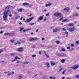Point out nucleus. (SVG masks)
Wrapping results in <instances>:
<instances>
[{"label": "nucleus", "instance_id": "f257e3e1", "mask_svg": "<svg viewBox=\"0 0 79 79\" xmlns=\"http://www.w3.org/2000/svg\"><path fill=\"white\" fill-rule=\"evenodd\" d=\"M3 18V20L5 21L8 19V11H5L4 12Z\"/></svg>", "mask_w": 79, "mask_h": 79}, {"label": "nucleus", "instance_id": "f03ea898", "mask_svg": "<svg viewBox=\"0 0 79 79\" xmlns=\"http://www.w3.org/2000/svg\"><path fill=\"white\" fill-rule=\"evenodd\" d=\"M54 16L57 17H63V15L61 13H57L55 14L54 15Z\"/></svg>", "mask_w": 79, "mask_h": 79}, {"label": "nucleus", "instance_id": "7ed1b4c3", "mask_svg": "<svg viewBox=\"0 0 79 79\" xmlns=\"http://www.w3.org/2000/svg\"><path fill=\"white\" fill-rule=\"evenodd\" d=\"M57 56H60V57H64L66 56V55L64 53H58L57 54Z\"/></svg>", "mask_w": 79, "mask_h": 79}, {"label": "nucleus", "instance_id": "20e7f679", "mask_svg": "<svg viewBox=\"0 0 79 79\" xmlns=\"http://www.w3.org/2000/svg\"><path fill=\"white\" fill-rule=\"evenodd\" d=\"M68 30L69 32H73V31H74L75 30V28L74 27L70 28H69Z\"/></svg>", "mask_w": 79, "mask_h": 79}, {"label": "nucleus", "instance_id": "39448f33", "mask_svg": "<svg viewBox=\"0 0 79 79\" xmlns=\"http://www.w3.org/2000/svg\"><path fill=\"white\" fill-rule=\"evenodd\" d=\"M79 68V66H78V65H77L71 67V68H72L73 69H77V68Z\"/></svg>", "mask_w": 79, "mask_h": 79}, {"label": "nucleus", "instance_id": "423d86ee", "mask_svg": "<svg viewBox=\"0 0 79 79\" xmlns=\"http://www.w3.org/2000/svg\"><path fill=\"white\" fill-rule=\"evenodd\" d=\"M37 40H38V38H31L28 39L29 41H35Z\"/></svg>", "mask_w": 79, "mask_h": 79}, {"label": "nucleus", "instance_id": "0eeeda50", "mask_svg": "<svg viewBox=\"0 0 79 79\" xmlns=\"http://www.w3.org/2000/svg\"><path fill=\"white\" fill-rule=\"evenodd\" d=\"M44 15H43L42 16H40L38 18V19L37 20V21H41L44 18Z\"/></svg>", "mask_w": 79, "mask_h": 79}, {"label": "nucleus", "instance_id": "6e6552de", "mask_svg": "<svg viewBox=\"0 0 79 79\" xmlns=\"http://www.w3.org/2000/svg\"><path fill=\"white\" fill-rule=\"evenodd\" d=\"M34 19V17H32L31 18H29V19H27L26 22L27 23H29L31 22V21L32 19Z\"/></svg>", "mask_w": 79, "mask_h": 79}, {"label": "nucleus", "instance_id": "1a4fd4ad", "mask_svg": "<svg viewBox=\"0 0 79 79\" xmlns=\"http://www.w3.org/2000/svg\"><path fill=\"white\" fill-rule=\"evenodd\" d=\"M57 31H59V29L57 28H56L54 29H53V32H56Z\"/></svg>", "mask_w": 79, "mask_h": 79}, {"label": "nucleus", "instance_id": "9d476101", "mask_svg": "<svg viewBox=\"0 0 79 79\" xmlns=\"http://www.w3.org/2000/svg\"><path fill=\"white\" fill-rule=\"evenodd\" d=\"M23 49L22 48H19L17 49V51L18 52H23Z\"/></svg>", "mask_w": 79, "mask_h": 79}, {"label": "nucleus", "instance_id": "9b49d317", "mask_svg": "<svg viewBox=\"0 0 79 79\" xmlns=\"http://www.w3.org/2000/svg\"><path fill=\"white\" fill-rule=\"evenodd\" d=\"M46 65L47 67L48 68H50V63H46Z\"/></svg>", "mask_w": 79, "mask_h": 79}, {"label": "nucleus", "instance_id": "f8f14e48", "mask_svg": "<svg viewBox=\"0 0 79 79\" xmlns=\"http://www.w3.org/2000/svg\"><path fill=\"white\" fill-rule=\"evenodd\" d=\"M51 5H52L51 3H49L48 4H46L45 6L46 7H47V6H51Z\"/></svg>", "mask_w": 79, "mask_h": 79}, {"label": "nucleus", "instance_id": "ddd939ff", "mask_svg": "<svg viewBox=\"0 0 79 79\" xmlns=\"http://www.w3.org/2000/svg\"><path fill=\"white\" fill-rule=\"evenodd\" d=\"M51 64L52 66H54V65H55L56 63L53 62V61H51Z\"/></svg>", "mask_w": 79, "mask_h": 79}, {"label": "nucleus", "instance_id": "4468645a", "mask_svg": "<svg viewBox=\"0 0 79 79\" xmlns=\"http://www.w3.org/2000/svg\"><path fill=\"white\" fill-rule=\"evenodd\" d=\"M64 11H68L69 10V9L68 8H65L64 9Z\"/></svg>", "mask_w": 79, "mask_h": 79}, {"label": "nucleus", "instance_id": "2eb2a0df", "mask_svg": "<svg viewBox=\"0 0 79 79\" xmlns=\"http://www.w3.org/2000/svg\"><path fill=\"white\" fill-rule=\"evenodd\" d=\"M74 26V23H69L68 25V26L69 27H70V26Z\"/></svg>", "mask_w": 79, "mask_h": 79}, {"label": "nucleus", "instance_id": "dca6fc26", "mask_svg": "<svg viewBox=\"0 0 79 79\" xmlns=\"http://www.w3.org/2000/svg\"><path fill=\"white\" fill-rule=\"evenodd\" d=\"M24 29V28L23 27H20V30L19 31L20 32H21V31H23Z\"/></svg>", "mask_w": 79, "mask_h": 79}, {"label": "nucleus", "instance_id": "f3484780", "mask_svg": "<svg viewBox=\"0 0 79 79\" xmlns=\"http://www.w3.org/2000/svg\"><path fill=\"white\" fill-rule=\"evenodd\" d=\"M30 4L27 3H23V5H24V6H25V5H30Z\"/></svg>", "mask_w": 79, "mask_h": 79}, {"label": "nucleus", "instance_id": "a211bd4d", "mask_svg": "<svg viewBox=\"0 0 79 79\" xmlns=\"http://www.w3.org/2000/svg\"><path fill=\"white\" fill-rule=\"evenodd\" d=\"M65 21H66L67 22H69V20L67 19H66L65 20H63L62 21V23H64V22H65Z\"/></svg>", "mask_w": 79, "mask_h": 79}, {"label": "nucleus", "instance_id": "6ab92c4d", "mask_svg": "<svg viewBox=\"0 0 79 79\" xmlns=\"http://www.w3.org/2000/svg\"><path fill=\"white\" fill-rule=\"evenodd\" d=\"M29 30H31V28H29L28 29H26V30H23V32H26V31H29Z\"/></svg>", "mask_w": 79, "mask_h": 79}, {"label": "nucleus", "instance_id": "aec40b11", "mask_svg": "<svg viewBox=\"0 0 79 79\" xmlns=\"http://www.w3.org/2000/svg\"><path fill=\"white\" fill-rule=\"evenodd\" d=\"M23 11V9H18L17 10V11L18 12H21V11Z\"/></svg>", "mask_w": 79, "mask_h": 79}, {"label": "nucleus", "instance_id": "412c9836", "mask_svg": "<svg viewBox=\"0 0 79 79\" xmlns=\"http://www.w3.org/2000/svg\"><path fill=\"white\" fill-rule=\"evenodd\" d=\"M10 6H8L5 7V9H7L8 10H9L10 8Z\"/></svg>", "mask_w": 79, "mask_h": 79}, {"label": "nucleus", "instance_id": "4be33fe9", "mask_svg": "<svg viewBox=\"0 0 79 79\" xmlns=\"http://www.w3.org/2000/svg\"><path fill=\"white\" fill-rule=\"evenodd\" d=\"M15 60L16 61V60H18H18H19V58L17 56H16L15 57Z\"/></svg>", "mask_w": 79, "mask_h": 79}, {"label": "nucleus", "instance_id": "5701e85b", "mask_svg": "<svg viewBox=\"0 0 79 79\" xmlns=\"http://www.w3.org/2000/svg\"><path fill=\"white\" fill-rule=\"evenodd\" d=\"M10 34L9 33H4V35H10Z\"/></svg>", "mask_w": 79, "mask_h": 79}, {"label": "nucleus", "instance_id": "b1692460", "mask_svg": "<svg viewBox=\"0 0 79 79\" xmlns=\"http://www.w3.org/2000/svg\"><path fill=\"white\" fill-rule=\"evenodd\" d=\"M22 78H23V77H22V76H19L17 78V79H22Z\"/></svg>", "mask_w": 79, "mask_h": 79}, {"label": "nucleus", "instance_id": "393cba45", "mask_svg": "<svg viewBox=\"0 0 79 79\" xmlns=\"http://www.w3.org/2000/svg\"><path fill=\"white\" fill-rule=\"evenodd\" d=\"M11 43H13L15 42V40H14L11 39L10 40Z\"/></svg>", "mask_w": 79, "mask_h": 79}, {"label": "nucleus", "instance_id": "a878e982", "mask_svg": "<svg viewBox=\"0 0 79 79\" xmlns=\"http://www.w3.org/2000/svg\"><path fill=\"white\" fill-rule=\"evenodd\" d=\"M15 55V53H12L10 54V56H14Z\"/></svg>", "mask_w": 79, "mask_h": 79}, {"label": "nucleus", "instance_id": "bb28decb", "mask_svg": "<svg viewBox=\"0 0 79 79\" xmlns=\"http://www.w3.org/2000/svg\"><path fill=\"white\" fill-rule=\"evenodd\" d=\"M79 41H75V44H76V45H78V44H79Z\"/></svg>", "mask_w": 79, "mask_h": 79}, {"label": "nucleus", "instance_id": "cd10ccee", "mask_svg": "<svg viewBox=\"0 0 79 79\" xmlns=\"http://www.w3.org/2000/svg\"><path fill=\"white\" fill-rule=\"evenodd\" d=\"M56 43L57 44H60V41H59L57 40L56 42Z\"/></svg>", "mask_w": 79, "mask_h": 79}, {"label": "nucleus", "instance_id": "c85d7f7f", "mask_svg": "<svg viewBox=\"0 0 79 79\" xmlns=\"http://www.w3.org/2000/svg\"><path fill=\"white\" fill-rule=\"evenodd\" d=\"M65 61V60H64V59H62V60H61V62L62 63H64Z\"/></svg>", "mask_w": 79, "mask_h": 79}, {"label": "nucleus", "instance_id": "c756f323", "mask_svg": "<svg viewBox=\"0 0 79 79\" xmlns=\"http://www.w3.org/2000/svg\"><path fill=\"white\" fill-rule=\"evenodd\" d=\"M65 33L67 35V37H68V32L67 31H65Z\"/></svg>", "mask_w": 79, "mask_h": 79}, {"label": "nucleus", "instance_id": "7c9ffc66", "mask_svg": "<svg viewBox=\"0 0 79 79\" xmlns=\"http://www.w3.org/2000/svg\"><path fill=\"white\" fill-rule=\"evenodd\" d=\"M11 75V73H9L7 74V76H10Z\"/></svg>", "mask_w": 79, "mask_h": 79}, {"label": "nucleus", "instance_id": "2f4dec72", "mask_svg": "<svg viewBox=\"0 0 79 79\" xmlns=\"http://www.w3.org/2000/svg\"><path fill=\"white\" fill-rule=\"evenodd\" d=\"M63 18L62 17L61 18L59 19V21H61V20H63Z\"/></svg>", "mask_w": 79, "mask_h": 79}, {"label": "nucleus", "instance_id": "473e14b6", "mask_svg": "<svg viewBox=\"0 0 79 79\" xmlns=\"http://www.w3.org/2000/svg\"><path fill=\"white\" fill-rule=\"evenodd\" d=\"M18 18H19L18 16H17L15 17V19H18Z\"/></svg>", "mask_w": 79, "mask_h": 79}, {"label": "nucleus", "instance_id": "72a5a7b5", "mask_svg": "<svg viewBox=\"0 0 79 79\" xmlns=\"http://www.w3.org/2000/svg\"><path fill=\"white\" fill-rule=\"evenodd\" d=\"M75 78H79V75H76L75 76Z\"/></svg>", "mask_w": 79, "mask_h": 79}, {"label": "nucleus", "instance_id": "f704fd0d", "mask_svg": "<svg viewBox=\"0 0 79 79\" xmlns=\"http://www.w3.org/2000/svg\"><path fill=\"white\" fill-rule=\"evenodd\" d=\"M32 58H34V57H35V56H36V55H32Z\"/></svg>", "mask_w": 79, "mask_h": 79}, {"label": "nucleus", "instance_id": "c9c22d12", "mask_svg": "<svg viewBox=\"0 0 79 79\" xmlns=\"http://www.w3.org/2000/svg\"><path fill=\"white\" fill-rule=\"evenodd\" d=\"M23 63L25 64H28V62H24Z\"/></svg>", "mask_w": 79, "mask_h": 79}, {"label": "nucleus", "instance_id": "e433bc0d", "mask_svg": "<svg viewBox=\"0 0 79 79\" xmlns=\"http://www.w3.org/2000/svg\"><path fill=\"white\" fill-rule=\"evenodd\" d=\"M43 78V79H48L45 76H44Z\"/></svg>", "mask_w": 79, "mask_h": 79}, {"label": "nucleus", "instance_id": "4c0bfd02", "mask_svg": "<svg viewBox=\"0 0 79 79\" xmlns=\"http://www.w3.org/2000/svg\"><path fill=\"white\" fill-rule=\"evenodd\" d=\"M49 16V13H48L46 14V16Z\"/></svg>", "mask_w": 79, "mask_h": 79}, {"label": "nucleus", "instance_id": "58836bf2", "mask_svg": "<svg viewBox=\"0 0 79 79\" xmlns=\"http://www.w3.org/2000/svg\"><path fill=\"white\" fill-rule=\"evenodd\" d=\"M3 52V50H0V53H2V52Z\"/></svg>", "mask_w": 79, "mask_h": 79}, {"label": "nucleus", "instance_id": "ea45409f", "mask_svg": "<svg viewBox=\"0 0 79 79\" xmlns=\"http://www.w3.org/2000/svg\"><path fill=\"white\" fill-rule=\"evenodd\" d=\"M13 13H14L15 14V15H17V14H18L17 12H16L15 11H13Z\"/></svg>", "mask_w": 79, "mask_h": 79}, {"label": "nucleus", "instance_id": "a19ab883", "mask_svg": "<svg viewBox=\"0 0 79 79\" xmlns=\"http://www.w3.org/2000/svg\"><path fill=\"white\" fill-rule=\"evenodd\" d=\"M17 44L18 45H19V44H21V43H20V42H17Z\"/></svg>", "mask_w": 79, "mask_h": 79}, {"label": "nucleus", "instance_id": "79ce46f5", "mask_svg": "<svg viewBox=\"0 0 79 79\" xmlns=\"http://www.w3.org/2000/svg\"><path fill=\"white\" fill-rule=\"evenodd\" d=\"M61 51H65V49H64V48H63V49L61 50Z\"/></svg>", "mask_w": 79, "mask_h": 79}, {"label": "nucleus", "instance_id": "37998d69", "mask_svg": "<svg viewBox=\"0 0 79 79\" xmlns=\"http://www.w3.org/2000/svg\"><path fill=\"white\" fill-rule=\"evenodd\" d=\"M62 69H62V68L60 69L59 70V71H58V72H60V71H61V70H62Z\"/></svg>", "mask_w": 79, "mask_h": 79}, {"label": "nucleus", "instance_id": "c03bdc74", "mask_svg": "<svg viewBox=\"0 0 79 79\" xmlns=\"http://www.w3.org/2000/svg\"><path fill=\"white\" fill-rule=\"evenodd\" d=\"M62 30L63 31H66V29H65V28H63L62 29Z\"/></svg>", "mask_w": 79, "mask_h": 79}, {"label": "nucleus", "instance_id": "a18cd8bd", "mask_svg": "<svg viewBox=\"0 0 79 79\" xmlns=\"http://www.w3.org/2000/svg\"><path fill=\"white\" fill-rule=\"evenodd\" d=\"M13 16V15H12V14H10L9 15V16L10 17H11V16Z\"/></svg>", "mask_w": 79, "mask_h": 79}, {"label": "nucleus", "instance_id": "49530a36", "mask_svg": "<svg viewBox=\"0 0 79 79\" xmlns=\"http://www.w3.org/2000/svg\"><path fill=\"white\" fill-rule=\"evenodd\" d=\"M39 53L40 54V55H42V54L41 53V52L40 51L39 52Z\"/></svg>", "mask_w": 79, "mask_h": 79}, {"label": "nucleus", "instance_id": "de8ad7c7", "mask_svg": "<svg viewBox=\"0 0 79 79\" xmlns=\"http://www.w3.org/2000/svg\"><path fill=\"white\" fill-rule=\"evenodd\" d=\"M35 23H30V24L31 25V26H32V25H34V24H35Z\"/></svg>", "mask_w": 79, "mask_h": 79}, {"label": "nucleus", "instance_id": "09e8293b", "mask_svg": "<svg viewBox=\"0 0 79 79\" xmlns=\"http://www.w3.org/2000/svg\"><path fill=\"white\" fill-rule=\"evenodd\" d=\"M20 62V60H18V61H17L16 63H19Z\"/></svg>", "mask_w": 79, "mask_h": 79}, {"label": "nucleus", "instance_id": "8fccbe9b", "mask_svg": "<svg viewBox=\"0 0 79 79\" xmlns=\"http://www.w3.org/2000/svg\"><path fill=\"white\" fill-rule=\"evenodd\" d=\"M71 46H72V47H74V45L73 44H71Z\"/></svg>", "mask_w": 79, "mask_h": 79}, {"label": "nucleus", "instance_id": "3c124183", "mask_svg": "<svg viewBox=\"0 0 79 79\" xmlns=\"http://www.w3.org/2000/svg\"><path fill=\"white\" fill-rule=\"evenodd\" d=\"M43 20H44V21H46V20H47V18H45Z\"/></svg>", "mask_w": 79, "mask_h": 79}, {"label": "nucleus", "instance_id": "603ef678", "mask_svg": "<svg viewBox=\"0 0 79 79\" xmlns=\"http://www.w3.org/2000/svg\"><path fill=\"white\" fill-rule=\"evenodd\" d=\"M13 35H14V34H11L10 35V36H13Z\"/></svg>", "mask_w": 79, "mask_h": 79}, {"label": "nucleus", "instance_id": "864d4df0", "mask_svg": "<svg viewBox=\"0 0 79 79\" xmlns=\"http://www.w3.org/2000/svg\"><path fill=\"white\" fill-rule=\"evenodd\" d=\"M38 31H39V29H37L36 30V32H38Z\"/></svg>", "mask_w": 79, "mask_h": 79}, {"label": "nucleus", "instance_id": "5fc2aeb1", "mask_svg": "<svg viewBox=\"0 0 79 79\" xmlns=\"http://www.w3.org/2000/svg\"><path fill=\"white\" fill-rule=\"evenodd\" d=\"M10 73V72L8 71V72H4V74H5V73Z\"/></svg>", "mask_w": 79, "mask_h": 79}, {"label": "nucleus", "instance_id": "6e6d98bb", "mask_svg": "<svg viewBox=\"0 0 79 79\" xmlns=\"http://www.w3.org/2000/svg\"><path fill=\"white\" fill-rule=\"evenodd\" d=\"M75 16H78V14H76L75 15Z\"/></svg>", "mask_w": 79, "mask_h": 79}, {"label": "nucleus", "instance_id": "4d7b16f0", "mask_svg": "<svg viewBox=\"0 0 79 79\" xmlns=\"http://www.w3.org/2000/svg\"><path fill=\"white\" fill-rule=\"evenodd\" d=\"M16 61V60H15V59H14V60H11L12 62H14V61Z\"/></svg>", "mask_w": 79, "mask_h": 79}, {"label": "nucleus", "instance_id": "13d9d810", "mask_svg": "<svg viewBox=\"0 0 79 79\" xmlns=\"http://www.w3.org/2000/svg\"><path fill=\"white\" fill-rule=\"evenodd\" d=\"M17 44H17V43H15L14 44L15 45H17Z\"/></svg>", "mask_w": 79, "mask_h": 79}, {"label": "nucleus", "instance_id": "bf43d9fd", "mask_svg": "<svg viewBox=\"0 0 79 79\" xmlns=\"http://www.w3.org/2000/svg\"><path fill=\"white\" fill-rule=\"evenodd\" d=\"M20 20H23V17L20 18Z\"/></svg>", "mask_w": 79, "mask_h": 79}, {"label": "nucleus", "instance_id": "052dcab7", "mask_svg": "<svg viewBox=\"0 0 79 79\" xmlns=\"http://www.w3.org/2000/svg\"><path fill=\"white\" fill-rule=\"evenodd\" d=\"M19 24L20 25H21V24H22V23L21 22H20L19 23Z\"/></svg>", "mask_w": 79, "mask_h": 79}, {"label": "nucleus", "instance_id": "680f3d73", "mask_svg": "<svg viewBox=\"0 0 79 79\" xmlns=\"http://www.w3.org/2000/svg\"><path fill=\"white\" fill-rule=\"evenodd\" d=\"M42 40H45V38H42Z\"/></svg>", "mask_w": 79, "mask_h": 79}, {"label": "nucleus", "instance_id": "e2e57ef3", "mask_svg": "<svg viewBox=\"0 0 79 79\" xmlns=\"http://www.w3.org/2000/svg\"><path fill=\"white\" fill-rule=\"evenodd\" d=\"M67 48V49H69V48H70L69 47H68Z\"/></svg>", "mask_w": 79, "mask_h": 79}, {"label": "nucleus", "instance_id": "0e129e2a", "mask_svg": "<svg viewBox=\"0 0 79 79\" xmlns=\"http://www.w3.org/2000/svg\"><path fill=\"white\" fill-rule=\"evenodd\" d=\"M49 79H53V77H50Z\"/></svg>", "mask_w": 79, "mask_h": 79}, {"label": "nucleus", "instance_id": "69168bd1", "mask_svg": "<svg viewBox=\"0 0 79 79\" xmlns=\"http://www.w3.org/2000/svg\"><path fill=\"white\" fill-rule=\"evenodd\" d=\"M62 79H64V77H62Z\"/></svg>", "mask_w": 79, "mask_h": 79}, {"label": "nucleus", "instance_id": "338daca9", "mask_svg": "<svg viewBox=\"0 0 79 79\" xmlns=\"http://www.w3.org/2000/svg\"><path fill=\"white\" fill-rule=\"evenodd\" d=\"M62 74H64V72H63L62 73Z\"/></svg>", "mask_w": 79, "mask_h": 79}, {"label": "nucleus", "instance_id": "774afa93", "mask_svg": "<svg viewBox=\"0 0 79 79\" xmlns=\"http://www.w3.org/2000/svg\"><path fill=\"white\" fill-rule=\"evenodd\" d=\"M46 11H47V10H44V12H45Z\"/></svg>", "mask_w": 79, "mask_h": 79}]
</instances>
